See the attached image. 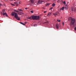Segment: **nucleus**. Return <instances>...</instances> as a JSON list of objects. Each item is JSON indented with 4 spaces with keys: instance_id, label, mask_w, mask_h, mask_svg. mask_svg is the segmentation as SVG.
Listing matches in <instances>:
<instances>
[{
    "instance_id": "nucleus-1",
    "label": "nucleus",
    "mask_w": 76,
    "mask_h": 76,
    "mask_svg": "<svg viewBox=\"0 0 76 76\" xmlns=\"http://www.w3.org/2000/svg\"><path fill=\"white\" fill-rule=\"evenodd\" d=\"M11 15L13 16H14V15L15 18L17 19V20H20V17H19L18 16V14L16 12H12V13L11 14Z\"/></svg>"
},
{
    "instance_id": "nucleus-2",
    "label": "nucleus",
    "mask_w": 76,
    "mask_h": 76,
    "mask_svg": "<svg viewBox=\"0 0 76 76\" xmlns=\"http://www.w3.org/2000/svg\"><path fill=\"white\" fill-rule=\"evenodd\" d=\"M69 20H71V23L72 25H73L75 23V18H73L71 17H70L69 18H68Z\"/></svg>"
},
{
    "instance_id": "nucleus-3",
    "label": "nucleus",
    "mask_w": 76,
    "mask_h": 76,
    "mask_svg": "<svg viewBox=\"0 0 76 76\" xmlns=\"http://www.w3.org/2000/svg\"><path fill=\"white\" fill-rule=\"evenodd\" d=\"M36 18V16H32L28 18V19L30 20L33 19V20H35Z\"/></svg>"
},
{
    "instance_id": "nucleus-4",
    "label": "nucleus",
    "mask_w": 76,
    "mask_h": 76,
    "mask_svg": "<svg viewBox=\"0 0 76 76\" xmlns=\"http://www.w3.org/2000/svg\"><path fill=\"white\" fill-rule=\"evenodd\" d=\"M43 2H44L43 1L39 0V1L37 3V4H42V3Z\"/></svg>"
},
{
    "instance_id": "nucleus-5",
    "label": "nucleus",
    "mask_w": 76,
    "mask_h": 76,
    "mask_svg": "<svg viewBox=\"0 0 76 76\" xmlns=\"http://www.w3.org/2000/svg\"><path fill=\"white\" fill-rule=\"evenodd\" d=\"M59 14V13L58 12H56L54 13H53V15H54V16H55V17L56 16V15H58Z\"/></svg>"
},
{
    "instance_id": "nucleus-6",
    "label": "nucleus",
    "mask_w": 76,
    "mask_h": 76,
    "mask_svg": "<svg viewBox=\"0 0 76 76\" xmlns=\"http://www.w3.org/2000/svg\"><path fill=\"white\" fill-rule=\"evenodd\" d=\"M39 16H36L35 20H37L39 19Z\"/></svg>"
},
{
    "instance_id": "nucleus-7",
    "label": "nucleus",
    "mask_w": 76,
    "mask_h": 76,
    "mask_svg": "<svg viewBox=\"0 0 76 76\" xmlns=\"http://www.w3.org/2000/svg\"><path fill=\"white\" fill-rule=\"evenodd\" d=\"M64 8L65 10H68V6L67 5H66V6H65V7Z\"/></svg>"
},
{
    "instance_id": "nucleus-8",
    "label": "nucleus",
    "mask_w": 76,
    "mask_h": 76,
    "mask_svg": "<svg viewBox=\"0 0 76 76\" xmlns=\"http://www.w3.org/2000/svg\"><path fill=\"white\" fill-rule=\"evenodd\" d=\"M51 12H49L48 13V15H47L48 16H50L51 15Z\"/></svg>"
},
{
    "instance_id": "nucleus-9",
    "label": "nucleus",
    "mask_w": 76,
    "mask_h": 76,
    "mask_svg": "<svg viewBox=\"0 0 76 76\" xmlns=\"http://www.w3.org/2000/svg\"><path fill=\"white\" fill-rule=\"evenodd\" d=\"M3 15H6L7 16H8L7 15V14L6 13V12H5V13H3Z\"/></svg>"
},
{
    "instance_id": "nucleus-10",
    "label": "nucleus",
    "mask_w": 76,
    "mask_h": 76,
    "mask_svg": "<svg viewBox=\"0 0 76 76\" xmlns=\"http://www.w3.org/2000/svg\"><path fill=\"white\" fill-rule=\"evenodd\" d=\"M64 9H65V8H64V7H62V8H60V9H59L64 10Z\"/></svg>"
},
{
    "instance_id": "nucleus-11",
    "label": "nucleus",
    "mask_w": 76,
    "mask_h": 76,
    "mask_svg": "<svg viewBox=\"0 0 76 76\" xmlns=\"http://www.w3.org/2000/svg\"><path fill=\"white\" fill-rule=\"evenodd\" d=\"M20 4V1H18L17 2V4L18 5H19V4Z\"/></svg>"
},
{
    "instance_id": "nucleus-12",
    "label": "nucleus",
    "mask_w": 76,
    "mask_h": 76,
    "mask_svg": "<svg viewBox=\"0 0 76 76\" xmlns=\"http://www.w3.org/2000/svg\"><path fill=\"white\" fill-rule=\"evenodd\" d=\"M18 11H23V10H22L19 9H18Z\"/></svg>"
},
{
    "instance_id": "nucleus-13",
    "label": "nucleus",
    "mask_w": 76,
    "mask_h": 76,
    "mask_svg": "<svg viewBox=\"0 0 76 76\" xmlns=\"http://www.w3.org/2000/svg\"><path fill=\"white\" fill-rule=\"evenodd\" d=\"M35 0H31V2L32 3H34Z\"/></svg>"
},
{
    "instance_id": "nucleus-14",
    "label": "nucleus",
    "mask_w": 76,
    "mask_h": 76,
    "mask_svg": "<svg viewBox=\"0 0 76 76\" xmlns=\"http://www.w3.org/2000/svg\"><path fill=\"white\" fill-rule=\"evenodd\" d=\"M50 5V4L49 3H47V4H46V6H49V5Z\"/></svg>"
},
{
    "instance_id": "nucleus-15",
    "label": "nucleus",
    "mask_w": 76,
    "mask_h": 76,
    "mask_svg": "<svg viewBox=\"0 0 76 76\" xmlns=\"http://www.w3.org/2000/svg\"><path fill=\"white\" fill-rule=\"evenodd\" d=\"M20 24H22V25H24V26L25 25V24L24 23H22V22H20Z\"/></svg>"
},
{
    "instance_id": "nucleus-16",
    "label": "nucleus",
    "mask_w": 76,
    "mask_h": 76,
    "mask_svg": "<svg viewBox=\"0 0 76 76\" xmlns=\"http://www.w3.org/2000/svg\"><path fill=\"white\" fill-rule=\"evenodd\" d=\"M55 4L53 3V4L52 6L53 7H54L55 6Z\"/></svg>"
},
{
    "instance_id": "nucleus-17",
    "label": "nucleus",
    "mask_w": 76,
    "mask_h": 76,
    "mask_svg": "<svg viewBox=\"0 0 76 76\" xmlns=\"http://www.w3.org/2000/svg\"><path fill=\"white\" fill-rule=\"evenodd\" d=\"M14 11H15V12H19V13L20 12H19V11H18L16 10H14Z\"/></svg>"
},
{
    "instance_id": "nucleus-18",
    "label": "nucleus",
    "mask_w": 76,
    "mask_h": 76,
    "mask_svg": "<svg viewBox=\"0 0 76 76\" xmlns=\"http://www.w3.org/2000/svg\"><path fill=\"white\" fill-rule=\"evenodd\" d=\"M56 26L57 28L58 29V24H56Z\"/></svg>"
},
{
    "instance_id": "nucleus-19",
    "label": "nucleus",
    "mask_w": 76,
    "mask_h": 76,
    "mask_svg": "<svg viewBox=\"0 0 76 76\" xmlns=\"http://www.w3.org/2000/svg\"><path fill=\"white\" fill-rule=\"evenodd\" d=\"M58 11L61 12L62 10L60 9H58Z\"/></svg>"
},
{
    "instance_id": "nucleus-20",
    "label": "nucleus",
    "mask_w": 76,
    "mask_h": 76,
    "mask_svg": "<svg viewBox=\"0 0 76 76\" xmlns=\"http://www.w3.org/2000/svg\"><path fill=\"white\" fill-rule=\"evenodd\" d=\"M20 13H21V12H20L18 13V15H21V14H20Z\"/></svg>"
},
{
    "instance_id": "nucleus-21",
    "label": "nucleus",
    "mask_w": 76,
    "mask_h": 76,
    "mask_svg": "<svg viewBox=\"0 0 76 76\" xmlns=\"http://www.w3.org/2000/svg\"><path fill=\"white\" fill-rule=\"evenodd\" d=\"M62 25H63V26L64 25V22H62Z\"/></svg>"
},
{
    "instance_id": "nucleus-22",
    "label": "nucleus",
    "mask_w": 76,
    "mask_h": 76,
    "mask_svg": "<svg viewBox=\"0 0 76 76\" xmlns=\"http://www.w3.org/2000/svg\"><path fill=\"white\" fill-rule=\"evenodd\" d=\"M64 4H65V5L66 4V3H65V1H64Z\"/></svg>"
},
{
    "instance_id": "nucleus-23",
    "label": "nucleus",
    "mask_w": 76,
    "mask_h": 76,
    "mask_svg": "<svg viewBox=\"0 0 76 76\" xmlns=\"http://www.w3.org/2000/svg\"><path fill=\"white\" fill-rule=\"evenodd\" d=\"M37 24H34V26H37Z\"/></svg>"
},
{
    "instance_id": "nucleus-24",
    "label": "nucleus",
    "mask_w": 76,
    "mask_h": 76,
    "mask_svg": "<svg viewBox=\"0 0 76 76\" xmlns=\"http://www.w3.org/2000/svg\"><path fill=\"white\" fill-rule=\"evenodd\" d=\"M31 13H33V11H31Z\"/></svg>"
},
{
    "instance_id": "nucleus-25",
    "label": "nucleus",
    "mask_w": 76,
    "mask_h": 76,
    "mask_svg": "<svg viewBox=\"0 0 76 76\" xmlns=\"http://www.w3.org/2000/svg\"><path fill=\"white\" fill-rule=\"evenodd\" d=\"M3 0L6 2L7 1V0Z\"/></svg>"
},
{
    "instance_id": "nucleus-26",
    "label": "nucleus",
    "mask_w": 76,
    "mask_h": 76,
    "mask_svg": "<svg viewBox=\"0 0 76 76\" xmlns=\"http://www.w3.org/2000/svg\"><path fill=\"white\" fill-rule=\"evenodd\" d=\"M52 9H53V8H50V10H52Z\"/></svg>"
},
{
    "instance_id": "nucleus-27",
    "label": "nucleus",
    "mask_w": 76,
    "mask_h": 76,
    "mask_svg": "<svg viewBox=\"0 0 76 76\" xmlns=\"http://www.w3.org/2000/svg\"><path fill=\"white\" fill-rule=\"evenodd\" d=\"M2 6V4H0V7Z\"/></svg>"
},
{
    "instance_id": "nucleus-28",
    "label": "nucleus",
    "mask_w": 76,
    "mask_h": 76,
    "mask_svg": "<svg viewBox=\"0 0 76 76\" xmlns=\"http://www.w3.org/2000/svg\"><path fill=\"white\" fill-rule=\"evenodd\" d=\"M74 30H76V27H75V28H74Z\"/></svg>"
},
{
    "instance_id": "nucleus-29",
    "label": "nucleus",
    "mask_w": 76,
    "mask_h": 76,
    "mask_svg": "<svg viewBox=\"0 0 76 76\" xmlns=\"http://www.w3.org/2000/svg\"><path fill=\"white\" fill-rule=\"evenodd\" d=\"M57 2H58V3H59V0H58V1H57Z\"/></svg>"
},
{
    "instance_id": "nucleus-30",
    "label": "nucleus",
    "mask_w": 76,
    "mask_h": 76,
    "mask_svg": "<svg viewBox=\"0 0 76 76\" xmlns=\"http://www.w3.org/2000/svg\"><path fill=\"white\" fill-rule=\"evenodd\" d=\"M12 6H15V5L12 4Z\"/></svg>"
},
{
    "instance_id": "nucleus-31",
    "label": "nucleus",
    "mask_w": 76,
    "mask_h": 76,
    "mask_svg": "<svg viewBox=\"0 0 76 76\" xmlns=\"http://www.w3.org/2000/svg\"><path fill=\"white\" fill-rule=\"evenodd\" d=\"M57 21H58V22H60V20H57Z\"/></svg>"
},
{
    "instance_id": "nucleus-32",
    "label": "nucleus",
    "mask_w": 76,
    "mask_h": 76,
    "mask_svg": "<svg viewBox=\"0 0 76 76\" xmlns=\"http://www.w3.org/2000/svg\"><path fill=\"white\" fill-rule=\"evenodd\" d=\"M47 12V11H45V12H44V13H46V12Z\"/></svg>"
},
{
    "instance_id": "nucleus-33",
    "label": "nucleus",
    "mask_w": 76,
    "mask_h": 76,
    "mask_svg": "<svg viewBox=\"0 0 76 76\" xmlns=\"http://www.w3.org/2000/svg\"><path fill=\"white\" fill-rule=\"evenodd\" d=\"M1 15H3V13L2 12H1Z\"/></svg>"
},
{
    "instance_id": "nucleus-34",
    "label": "nucleus",
    "mask_w": 76,
    "mask_h": 76,
    "mask_svg": "<svg viewBox=\"0 0 76 76\" xmlns=\"http://www.w3.org/2000/svg\"><path fill=\"white\" fill-rule=\"evenodd\" d=\"M45 23H48V22H45Z\"/></svg>"
},
{
    "instance_id": "nucleus-35",
    "label": "nucleus",
    "mask_w": 76,
    "mask_h": 76,
    "mask_svg": "<svg viewBox=\"0 0 76 76\" xmlns=\"http://www.w3.org/2000/svg\"><path fill=\"white\" fill-rule=\"evenodd\" d=\"M27 8H25V10H27Z\"/></svg>"
},
{
    "instance_id": "nucleus-36",
    "label": "nucleus",
    "mask_w": 76,
    "mask_h": 76,
    "mask_svg": "<svg viewBox=\"0 0 76 76\" xmlns=\"http://www.w3.org/2000/svg\"><path fill=\"white\" fill-rule=\"evenodd\" d=\"M56 1V0H54V1Z\"/></svg>"
},
{
    "instance_id": "nucleus-37",
    "label": "nucleus",
    "mask_w": 76,
    "mask_h": 76,
    "mask_svg": "<svg viewBox=\"0 0 76 76\" xmlns=\"http://www.w3.org/2000/svg\"><path fill=\"white\" fill-rule=\"evenodd\" d=\"M11 0V1H12V0Z\"/></svg>"
},
{
    "instance_id": "nucleus-38",
    "label": "nucleus",
    "mask_w": 76,
    "mask_h": 76,
    "mask_svg": "<svg viewBox=\"0 0 76 76\" xmlns=\"http://www.w3.org/2000/svg\"><path fill=\"white\" fill-rule=\"evenodd\" d=\"M3 12H4V11H3Z\"/></svg>"
}]
</instances>
